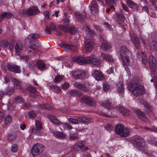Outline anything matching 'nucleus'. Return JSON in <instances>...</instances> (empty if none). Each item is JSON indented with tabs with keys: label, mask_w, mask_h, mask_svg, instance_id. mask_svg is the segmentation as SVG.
<instances>
[{
	"label": "nucleus",
	"mask_w": 157,
	"mask_h": 157,
	"mask_svg": "<svg viewBox=\"0 0 157 157\" xmlns=\"http://www.w3.org/2000/svg\"><path fill=\"white\" fill-rule=\"evenodd\" d=\"M141 83V81L140 78L135 77L129 83L128 89L135 96H140L144 94V88Z\"/></svg>",
	"instance_id": "obj_1"
},
{
	"label": "nucleus",
	"mask_w": 157,
	"mask_h": 157,
	"mask_svg": "<svg viewBox=\"0 0 157 157\" xmlns=\"http://www.w3.org/2000/svg\"><path fill=\"white\" fill-rule=\"evenodd\" d=\"M120 55L124 63H128L129 61V52L127 47L123 46L121 48Z\"/></svg>",
	"instance_id": "obj_2"
},
{
	"label": "nucleus",
	"mask_w": 157,
	"mask_h": 157,
	"mask_svg": "<svg viewBox=\"0 0 157 157\" xmlns=\"http://www.w3.org/2000/svg\"><path fill=\"white\" fill-rule=\"evenodd\" d=\"M115 132L121 136L125 137L129 134V131L127 128H124L123 124H119L115 128Z\"/></svg>",
	"instance_id": "obj_3"
},
{
	"label": "nucleus",
	"mask_w": 157,
	"mask_h": 157,
	"mask_svg": "<svg viewBox=\"0 0 157 157\" xmlns=\"http://www.w3.org/2000/svg\"><path fill=\"white\" fill-rule=\"evenodd\" d=\"M20 13L23 14L24 16H30L35 15L39 13L38 8L35 7H32L25 10H21Z\"/></svg>",
	"instance_id": "obj_4"
},
{
	"label": "nucleus",
	"mask_w": 157,
	"mask_h": 157,
	"mask_svg": "<svg viewBox=\"0 0 157 157\" xmlns=\"http://www.w3.org/2000/svg\"><path fill=\"white\" fill-rule=\"evenodd\" d=\"M44 146L41 144H35L31 150L32 155L34 156H37L40 155L44 151Z\"/></svg>",
	"instance_id": "obj_5"
},
{
	"label": "nucleus",
	"mask_w": 157,
	"mask_h": 157,
	"mask_svg": "<svg viewBox=\"0 0 157 157\" xmlns=\"http://www.w3.org/2000/svg\"><path fill=\"white\" fill-rule=\"evenodd\" d=\"M71 74L73 78L75 79H82L86 75V72L78 69L73 70L71 71Z\"/></svg>",
	"instance_id": "obj_6"
},
{
	"label": "nucleus",
	"mask_w": 157,
	"mask_h": 157,
	"mask_svg": "<svg viewBox=\"0 0 157 157\" xmlns=\"http://www.w3.org/2000/svg\"><path fill=\"white\" fill-rule=\"evenodd\" d=\"M149 63L152 72L151 75L152 76L153 74L157 73V68L155 67L156 64V59L152 56H151L149 57Z\"/></svg>",
	"instance_id": "obj_7"
},
{
	"label": "nucleus",
	"mask_w": 157,
	"mask_h": 157,
	"mask_svg": "<svg viewBox=\"0 0 157 157\" xmlns=\"http://www.w3.org/2000/svg\"><path fill=\"white\" fill-rule=\"evenodd\" d=\"M133 143L138 149L141 151L144 150V142L142 140L136 138L133 140Z\"/></svg>",
	"instance_id": "obj_8"
},
{
	"label": "nucleus",
	"mask_w": 157,
	"mask_h": 157,
	"mask_svg": "<svg viewBox=\"0 0 157 157\" xmlns=\"http://www.w3.org/2000/svg\"><path fill=\"white\" fill-rule=\"evenodd\" d=\"M85 44L86 46V50L87 52L91 51L93 48V43L90 39L87 38L85 40Z\"/></svg>",
	"instance_id": "obj_9"
},
{
	"label": "nucleus",
	"mask_w": 157,
	"mask_h": 157,
	"mask_svg": "<svg viewBox=\"0 0 157 157\" xmlns=\"http://www.w3.org/2000/svg\"><path fill=\"white\" fill-rule=\"evenodd\" d=\"M59 28L61 30H63L65 32L69 31L72 35L75 34L77 32V29L74 27H71L70 29H68L67 27L66 26L63 25H60L59 26Z\"/></svg>",
	"instance_id": "obj_10"
},
{
	"label": "nucleus",
	"mask_w": 157,
	"mask_h": 157,
	"mask_svg": "<svg viewBox=\"0 0 157 157\" xmlns=\"http://www.w3.org/2000/svg\"><path fill=\"white\" fill-rule=\"evenodd\" d=\"M85 147V143L83 141H80L77 142L73 146V149L75 151H79L83 149Z\"/></svg>",
	"instance_id": "obj_11"
},
{
	"label": "nucleus",
	"mask_w": 157,
	"mask_h": 157,
	"mask_svg": "<svg viewBox=\"0 0 157 157\" xmlns=\"http://www.w3.org/2000/svg\"><path fill=\"white\" fill-rule=\"evenodd\" d=\"M72 60L81 64H83L87 62L88 63L87 60V57L85 59L84 58L81 57H73L72 58Z\"/></svg>",
	"instance_id": "obj_12"
},
{
	"label": "nucleus",
	"mask_w": 157,
	"mask_h": 157,
	"mask_svg": "<svg viewBox=\"0 0 157 157\" xmlns=\"http://www.w3.org/2000/svg\"><path fill=\"white\" fill-rule=\"evenodd\" d=\"M80 101L82 103L87 105L92 106L93 103L92 100L89 97H82L80 99Z\"/></svg>",
	"instance_id": "obj_13"
},
{
	"label": "nucleus",
	"mask_w": 157,
	"mask_h": 157,
	"mask_svg": "<svg viewBox=\"0 0 157 157\" xmlns=\"http://www.w3.org/2000/svg\"><path fill=\"white\" fill-rule=\"evenodd\" d=\"M61 47L63 48L65 51L67 52L74 51L77 48V46L67 44H63L61 46Z\"/></svg>",
	"instance_id": "obj_14"
},
{
	"label": "nucleus",
	"mask_w": 157,
	"mask_h": 157,
	"mask_svg": "<svg viewBox=\"0 0 157 157\" xmlns=\"http://www.w3.org/2000/svg\"><path fill=\"white\" fill-rule=\"evenodd\" d=\"M36 64L38 69L41 71H44L47 68V65L42 61L38 60Z\"/></svg>",
	"instance_id": "obj_15"
},
{
	"label": "nucleus",
	"mask_w": 157,
	"mask_h": 157,
	"mask_svg": "<svg viewBox=\"0 0 157 157\" xmlns=\"http://www.w3.org/2000/svg\"><path fill=\"white\" fill-rule=\"evenodd\" d=\"M92 74L93 76L97 80H101L103 78V76L102 75L101 72L98 70H94Z\"/></svg>",
	"instance_id": "obj_16"
},
{
	"label": "nucleus",
	"mask_w": 157,
	"mask_h": 157,
	"mask_svg": "<svg viewBox=\"0 0 157 157\" xmlns=\"http://www.w3.org/2000/svg\"><path fill=\"white\" fill-rule=\"evenodd\" d=\"M87 60L89 62H91L94 65L98 66L100 63V61L95 58L93 56H91L87 57Z\"/></svg>",
	"instance_id": "obj_17"
},
{
	"label": "nucleus",
	"mask_w": 157,
	"mask_h": 157,
	"mask_svg": "<svg viewBox=\"0 0 157 157\" xmlns=\"http://www.w3.org/2000/svg\"><path fill=\"white\" fill-rule=\"evenodd\" d=\"M130 35L131 39L132 42L135 44L136 47L138 48L140 44L139 39L137 37L136 35L133 33H130Z\"/></svg>",
	"instance_id": "obj_18"
},
{
	"label": "nucleus",
	"mask_w": 157,
	"mask_h": 157,
	"mask_svg": "<svg viewBox=\"0 0 157 157\" xmlns=\"http://www.w3.org/2000/svg\"><path fill=\"white\" fill-rule=\"evenodd\" d=\"M100 59L105 60L109 62H113L114 61L112 56L110 55L102 54L100 57Z\"/></svg>",
	"instance_id": "obj_19"
},
{
	"label": "nucleus",
	"mask_w": 157,
	"mask_h": 157,
	"mask_svg": "<svg viewBox=\"0 0 157 157\" xmlns=\"http://www.w3.org/2000/svg\"><path fill=\"white\" fill-rule=\"evenodd\" d=\"M82 30L89 36L93 37L95 35V33L94 31L87 26L83 27Z\"/></svg>",
	"instance_id": "obj_20"
},
{
	"label": "nucleus",
	"mask_w": 157,
	"mask_h": 157,
	"mask_svg": "<svg viewBox=\"0 0 157 157\" xmlns=\"http://www.w3.org/2000/svg\"><path fill=\"white\" fill-rule=\"evenodd\" d=\"M48 118L51 122H52L53 123L55 124V125H61V124H62V123L60 122L59 120L57 119L56 117L54 115H49Z\"/></svg>",
	"instance_id": "obj_21"
},
{
	"label": "nucleus",
	"mask_w": 157,
	"mask_h": 157,
	"mask_svg": "<svg viewBox=\"0 0 157 157\" xmlns=\"http://www.w3.org/2000/svg\"><path fill=\"white\" fill-rule=\"evenodd\" d=\"M118 109L119 112L125 116H128L130 114L129 110L123 107H119Z\"/></svg>",
	"instance_id": "obj_22"
},
{
	"label": "nucleus",
	"mask_w": 157,
	"mask_h": 157,
	"mask_svg": "<svg viewBox=\"0 0 157 157\" xmlns=\"http://www.w3.org/2000/svg\"><path fill=\"white\" fill-rule=\"evenodd\" d=\"M69 94L71 96H79L81 95V93L76 90L72 89L68 91Z\"/></svg>",
	"instance_id": "obj_23"
},
{
	"label": "nucleus",
	"mask_w": 157,
	"mask_h": 157,
	"mask_svg": "<svg viewBox=\"0 0 157 157\" xmlns=\"http://www.w3.org/2000/svg\"><path fill=\"white\" fill-rule=\"evenodd\" d=\"M77 119L79 121L84 124L89 123L91 120L90 117H79Z\"/></svg>",
	"instance_id": "obj_24"
},
{
	"label": "nucleus",
	"mask_w": 157,
	"mask_h": 157,
	"mask_svg": "<svg viewBox=\"0 0 157 157\" xmlns=\"http://www.w3.org/2000/svg\"><path fill=\"white\" fill-rule=\"evenodd\" d=\"M9 71L16 73H19L20 72L19 67L15 65H11L9 67Z\"/></svg>",
	"instance_id": "obj_25"
},
{
	"label": "nucleus",
	"mask_w": 157,
	"mask_h": 157,
	"mask_svg": "<svg viewBox=\"0 0 157 157\" xmlns=\"http://www.w3.org/2000/svg\"><path fill=\"white\" fill-rule=\"evenodd\" d=\"M102 105L108 109H112L113 108V106L112 105V102L109 100L106 101L103 103Z\"/></svg>",
	"instance_id": "obj_26"
},
{
	"label": "nucleus",
	"mask_w": 157,
	"mask_h": 157,
	"mask_svg": "<svg viewBox=\"0 0 157 157\" xmlns=\"http://www.w3.org/2000/svg\"><path fill=\"white\" fill-rule=\"evenodd\" d=\"M98 6L97 4L94 3L90 6V11L93 14H94L98 11Z\"/></svg>",
	"instance_id": "obj_27"
},
{
	"label": "nucleus",
	"mask_w": 157,
	"mask_h": 157,
	"mask_svg": "<svg viewBox=\"0 0 157 157\" xmlns=\"http://www.w3.org/2000/svg\"><path fill=\"white\" fill-rule=\"evenodd\" d=\"M82 90L84 92H88L90 90L89 84L88 82H86L82 83Z\"/></svg>",
	"instance_id": "obj_28"
},
{
	"label": "nucleus",
	"mask_w": 157,
	"mask_h": 157,
	"mask_svg": "<svg viewBox=\"0 0 157 157\" xmlns=\"http://www.w3.org/2000/svg\"><path fill=\"white\" fill-rule=\"evenodd\" d=\"M136 112L139 118L143 121L146 120V117L144 113L142 112L140 110H137Z\"/></svg>",
	"instance_id": "obj_29"
},
{
	"label": "nucleus",
	"mask_w": 157,
	"mask_h": 157,
	"mask_svg": "<svg viewBox=\"0 0 157 157\" xmlns=\"http://www.w3.org/2000/svg\"><path fill=\"white\" fill-rule=\"evenodd\" d=\"M111 47L110 44L106 41H105L101 45V48L103 49L104 51H106L108 49Z\"/></svg>",
	"instance_id": "obj_30"
},
{
	"label": "nucleus",
	"mask_w": 157,
	"mask_h": 157,
	"mask_svg": "<svg viewBox=\"0 0 157 157\" xmlns=\"http://www.w3.org/2000/svg\"><path fill=\"white\" fill-rule=\"evenodd\" d=\"M52 133L55 136L58 137L64 138L66 137V135L63 132H53Z\"/></svg>",
	"instance_id": "obj_31"
},
{
	"label": "nucleus",
	"mask_w": 157,
	"mask_h": 157,
	"mask_svg": "<svg viewBox=\"0 0 157 157\" xmlns=\"http://www.w3.org/2000/svg\"><path fill=\"white\" fill-rule=\"evenodd\" d=\"M32 132L34 135H41L44 134V133L40 132L39 129L35 127L32 128Z\"/></svg>",
	"instance_id": "obj_32"
},
{
	"label": "nucleus",
	"mask_w": 157,
	"mask_h": 157,
	"mask_svg": "<svg viewBox=\"0 0 157 157\" xmlns=\"http://www.w3.org/2000/svg\"><path fill=\"white\" fill-rule=\"evenodd\" d=\"M127 4L131 8L137 9V5L134 2L130 0H128L127 2Z\"/></svg>",
	"instance_id": "obj_33"
},
{
	"label": "nucleus",
	"mask_w": 157,
	"mask_h": 157,
	"mask_svg": "<svg viewBox=\"0 0 157 157\" xmlns=\"http://www.w3.org/2000/svg\"><path fill=\"white\" fill-rule=\"evenodd\" d=\"M78 137V134L76 132H71L69 136V139L71 140H75L77 139Z\"/></svg>",
	"instance_id": "obj_34"
},
{
	"label": "nucleus",
	"mask_w": 157,
	"mask_h": 157,
	"mask_svg": "<svg viewBox=\"0 0 157 157\" xmlns=\"http://www.w3.org/2000/svg\"><path fill=\"white\" fill-rule=\"evenodd\" d=\"M124 86L122 82H120L117 85V90L118 93H122L124 91Z\"/></svg>",
	"instance_id": "obj_35"
},
{
	"label": "nucleus",
	"mask_w": 157,
	"mask_h": 157,
	"mask_svg": "<svg viewBox=\"0 0 157 157\" xmlns=\"http://www.w3.org/2000/svg\"><path fill=\"white\" fill-rule=\"evenodd\" d=\"M15 48L16 52L18 53L22 50V45L20 43H18L17 44Z\"/></svg>",
	"instance_id": "obj_36"
},
{
	"label": "nucleus",
	"mask_w": 157,
	"mask_h": 157,
	"mask_svg": "<svg viewBox=\"0 0 157 157\" xmlns=\"http://www.w3.org/2000/svg\"><path fill=\"white\" fill-rule=\"evenodd\" d=\"M76 18L80 21H83L85 18V15L81 14L79 13H77L75 14Z\"/></svg>",
	"instance_id": "obj_37"
},
{
	"label": "nucleus",
	"mask_w": 157,
	"mask_h": 157,
	"mask_svg": "<svg viewBox=\"0 0 157 157\" xmlns=\"http://www.w3.org/2000/svg\"><path fill=\"white\" fill-rule=\"evenodd\" d=\"M51 88L53 91L56 93H59L61 91L60 88L57 85L52 86Z\"/></svg>",
	"instance_id": "obj_38"
},
{
	"label": "nucleus",
	"mask_w": 157,
	"mask_h": 157,
	"mask_svg": "<svg viewBox=\"0 0 157 157\" xmlns=\"http://www.w3.org/2000/svg\"><path fill=\"white\" fill-rule=\"evenodd\" d=\"M12 121V118L10 115H7L6 117L5 121L6 124L9 125L11 123Z\"/></svg>",
	"instance_id": "obj_39"
},
{
	"label": "nucleus",
	"mask_w": 157,
	"mask_h": 157,
	"mask_svg": "<svg viewBox=\"0 0 157 157\" xmlns=\"http://www.w3.org/2000/svg\"><path fill=\"white\" fill-rule=\"evenodd\" d=\"M39 37V35L37 33H32L29 34L27 37L28 39H30L32 38L36 39Z\"/></svg>",
	"instance_id": "obj_40"
},
{
	"label": "nucleus",
	"mask_w": 157,
	"mask_h": 157,
	"mask_svg": "<svg viewBox=\"0 0 157 157\" xmlns=\"http://www.w3.org/2000/svg\"><path fill=\"white\" fill-rule=\"evenodd\" d=\"M3 16L9 19H11L14 17V15L9 12H4L3 13Z\"/></svg>",
	"instance_id": "obj_41"
},
{
	"label": "nucleus",
	"mask_w": 157,
	"mask_h": 157,
	"mask_svg": "<svg viewBox=\"0 0 157 157\" xmlns=\"http://www.w3.org/2000/svg\"><path fill=\"white\" fill-rule=\"evenodd\" d=\"M29 90H30V91L33 94V96H34L35 98L36 97V95H39V93L36 92V90L34 87L30 86L29 87Z\"/></svg>",
	"instance_id": "obj_42"
},
{
	"label": "nucleus",
	"mask_w": 157,
	"mask_h": 157,
	"mask_svg": "<svg viewBox=\"0 0 157 157\" xmlns=\"http://www.w3.org/2000/svg\"><path fill=\"white\" fill-rule=\"evenodd\" d=\"M16 135L14 134H9L8 136L7 140L10 141H13L16 139Z\"/></svg>",
	"instance_id": "obj_43"
},
{
	"label": "nucleus",
	"mask_w": 157,
	"mask_h": 157,
	"mask_svg": "<svg viewBox=\"0 0 157 157\" xmlns=\"http://www.w3.org/2000/svg\"><path fill=\"white\" fill-rule=\"evenodd\" d=\"M63 76L61 75H57L56 76L54 79V82H60L61 81L63 80Z\"/></svg>",
	"instance_id": "obj_44"
},
{
	"label": "nucleus",
	"mask_w": 157,
	"mask_h": 157,
	"mask_svg": "<svg viewBox=\"0 0 157 157\" xmlns=\"http://www.w3.org/2000/svg\"><path fill=\"white\" fill-rule=\"evenodd\" d=\"M117 18L121 22H124L125 20L124 17L121 13H117Z\"/></svg>",
	"instance_id": "obj_45"
},
{
	"label": "nucleus",
	"mask_w": 157,
	"mask_h": 157,
	"mask_svg": "<svg viewBox=\"0 0 157 157\" xmlns=\"http://www.w3.org/2000/svg\"><path fill=\"white\" fill-rule=\"evenodd\" d=\"M11 65L7 63H4L1 66L3 70H8L9 71V67Z\"/></svg>",
	"instance_id": "obj_46"
},
{
	"label": "nucleus",
	"mask_w": 157,
	"mask_h": 157,
	"mask_svg": "<svg viewBox=\"0 0 157 157\" xmlns=\"http://www.w3.org/2000/svg\"><path fill=\"white\" fill-rule=\"evenodd\" d=\"M157 44L156 42L154 40L152 41L151 42L150 46L151 49L152 50H155Z\"/></svg>",
	"instance_id": "obj_47"
},
{
	"label": "nucleus",
	"mask_w": 157,
	"mask_h": 157,
	"mask_svg": "<svg viewBox=\"0 0 157 157\" xmlns=\"http://www.w3.org/2000/svg\"><path fill=\"white\" fill-rule=\"evenodd\" d=\"M14 86L16 87L17 89H21V82L20 81L16 79H15L14 80Z\"/></svg>",
	"instance_id": "obj_48"
},
{
	"label": "nucleus",
	"mask_w": 157,
	"mask_h": 157,
	"mask_svg": "<svg viewBox=\"0 0 157 157\" xmlns=\"http://www.w3.org/2000/svg\"><path fill=\"white\" fill-rule=\"evenodd\" d=\"M8 42L6 40H2L0 43V46L2 48L7 47L8 46Z\"/></svg>",
	"instance_id": "obj_49"
},
{
	"label": "nucleus",
	"mask_w": 157,
	"mask_h": 157,
	"mask_svg": "<svg viewBox=\"0 0 157 157\" xmlns=\"http://www.w3.org/2000/svg\"><path fill=\"white\" fill-rule=\"evenodd\" d=\"M35 125L36 128L40 130L42 128V124L39 121H35Z\"/></svg>",
	"instance_id": "obj_50"
},
{
	"label": "nucleus",
	"mask_w": 157,
	"mask_h": 157,
	"mask_svg": "<svg viewBox=\"0 0 157 157\" xmlns=\"http://www.w3.org/2000/svg\"><path fill=\"white\" fill-rule=\"evenodd\" d=\"M68 121L69 123H72L73 124H77L78 123V120L75 119L73 118H70L68 119Z\"/></svg>",
	"instance_id": "obj_51"
},
{
	"label": "nucleus",
	"mask_w": 157,
	"mask_h": 157,
	"mask_svg": "<svg viewBox=\"0 0 157 157\" xmlns=\"http://www.w3.org/2000/svg\"><path fill=\"white\" fill-rule=\"evenodd\" d=\"M61 126L63 127V128H67L68 129H71L73 128L68 123L61 124Z\"/></svg>",
	"instance_id": "obj_52"
},
{
	"label": "nucleus",
	"mask_w": 157,
	"mask_h": 157,
	"mask_svg": "<svg viewBox=\"0 0 157 157\" xmlns=\"http://www.w3.org/2000/svg\"><path fill=\"white\" fill-rule=\"evenodd\" d=\"M82 83L78 82H75L74 83V86L76 88L82 90Z\"/></svg>",
	"instance_id": "obj_53"
},
{
	"label": "nucleus",
	"mask_w": 157,
	"mask_h": 157,
	"mask_svg": "<svg viewBox=\"0 0 157 157\" xmlns=\"http://www.w3.org/2000/svg\"><path fill=\"white\" fill-rule=\"evenodd\" d=\"M13 91L14 89L13 88L8 89L6 93V95H8V96H10L13 94Z\"/></svg>",
	"instance_id": "obj_54"
},
{
	"label": "nucleus",
	"mask_w": 157,
	"mask_h": 157,
	"mask_svg": "<svg viewBox=\"0 0 157 157\" xmlns=\"http://www.w3.org/2000/svg\"><path fill=\"white\" fill-rule=\"evenodd\" d=\"M18 149V146L16 144H13L11 148V151L13 152H15L17 151Z\"/></svg>",
	"instance_id": "obj_55"
},
{
	"label": "nucleus",
	"mask_w": 157,
	"mask_h": 157,
	"mask_svg": "<svg viewBox=\"0 0 157 157\" xmlns=\"http://www.w3.org/2000/svg\"><path fill=\"white\" fill-rule=\"evenodd\" d=\"M15 100L16 102L19 103H22L23 101V99L19 96L17 97Z\"/></svg>",
	"instance_id": "obj_56"
},
{
	"label": "nucleus",
	"mask_w": 157,
	"mask_h": 157,
	"mask_svg": "<svg viewBox=\"0 0 157 157\" xmlns=\"http://www.w3.org/2000/svg\"><path fill=\"white\" fill-rule=\"evenodd\" d=\"M103 88L104 91H107L110 89L109 86L106 83H104L103 85Z\"/></svg>",
	"instance_id": "obj_57"
},
{
	"label": "nucleus",
	"mask_w": 157,
	"mask_h": 157,
	"mask_svg": "<svg viewBox=\"0 0 157 157\" xmlns=\"http://www.w3.org/2000/svg\"><path fill=\"white\" fill-rule=\"evenodd\" d=\"M28 115L30 118H34L36 116V113L33 111H30L28 113Z\"/></svg>",
	"instance_id": "obj_58"
},
{
	"label": "nucleus",
	"mask_w": 157,
	"mask_h": 157,
	"mask_svg": "<svg viewBox=\"0 0 157 157\" xmlns=\"http://www.w3.org/2000/svg\"><path fill=\"white\" fill-rule=\"evenodd\" d=\"M127 63H124V68L126 71L127 74H128V75H131V73L130 70L128 68V66L127 65Z\"/></svg>",
	"instance_id": "obj_59"
},
{
	"label": "nucleus",
	"mask_w": 157,
	"mask_h": 157,
	"mask_svg": "<svg viewBox=\"0 0 157 157\" xmlns=\"http://www.w3.org/2000/svg\"><path fill=\"white\" fill-rule=\"evenodd\" d=\"M69 85L67 83H65L62 86V88L64 90H67L69 88Z\"/></svg>",
	"instance_id": "obj_60"
},
{
	"label": "nucleus",
	"mask_w": 157,
	"mask_h": 157,
	"mask_svg": "<svg viewBox=\"0 0 157 157\" xmlns=\"http://www.w3.org/2000/svg\"><path fill=\"white\" fill-rule=\"evenodd\" d=\"M62 21L64 24L66 25H68L69 23V19L67 17H66L64 19H63Z\"/></svg>",
	"instance_id": "obj_61"
},
{
	"label": "nucleus",
	"mask_w": 157,
	"mask_h": 157,
	"mask_svg": "<svg viewBox=\"0 0 157 157\" xmlns=\"http://www.w3.org/2000/svg\"><path fill=\"white\" fill-rule=\"evenodd\" d=\"M104 25L105 27L108 29L110 31H112L113 30L112 28H111V25L108 23H105Z\"/></svg>",
	"instance_id": "obj_62"
},
{
	"label": "nucleus",
	"mask_w": 157,
	"mask_h": 157,
	"mask_svg": "<svg viewBox=\"0 0 157 157\" xmlns=\"http://www.w3.org/2000/svg\"><path fill=\"white\" fill-rule=\"evenodd\" d=\"M29 48L30 49L29 51L30 52L34 53L36 51V50L35 48H34L32 46V45H31V46H29Z\"/></svg>",
	"instance_id": "obj_63"
},
{
	"label": "nucleus",
	"mask_w": 157,
	"mask_h": 157,
	"mask_svg": "<svg viewBox=\"0 0 157 157\" xmlns=\"http://www.w3.org/2000/svg\"><path fill=\"white\" fill-rule=\"evenodd\" d=\"M40 107L42 108H44L46 109H49L50 108V107L49 106L48 104L46 105H44L43 104L42 105H40Z\"/></svg>",
	"instance_id": "obj_64"
}]
</instances>
